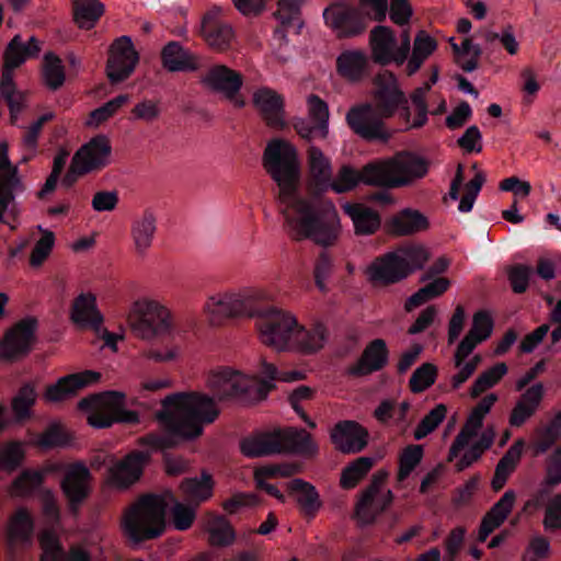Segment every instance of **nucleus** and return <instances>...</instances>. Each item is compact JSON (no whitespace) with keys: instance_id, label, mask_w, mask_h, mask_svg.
I'll list each match as a JSON object with an SVG mask.
<instances>
[{"instance_id":"nucleus-1","label":"nucleus","mask_w":561,"mask_h":561,"mask_svg":"<svg viewBox=\"0 0 561 561\" xmlns=\"http://www.w3.org/2000/svg\"><path fill=\"white\" fill-rule=\"evenodd\" d=\"M311 174L312 196L300 194V163L294 146L283 139L271 140L263 152V167L276 183L279 211L291 239H310L331 247L339 239L341 224L334 204L320 195L330 188L331 163L321 149L310 146L307 151Z\"/></svg>"},{"instance_id":"nucleus-2","label":"nucleus","mask_w":561,"mask_h":561,"mask_svg":"<svg viewBox=\"0 0 561 561\" xmlns=\"http://www.w3.org/2000/svg\"><path fill=\"white\" fill-rule=\"evenodd\" d=\"M206 310L214 325L228 318L255 317L261 342L277 351L296 350L312 354L324 346L328 336L322 323L305 328L290 313L270 306L262 293L254 289L226 293L218 299L210 297Z\"/></svg>"},{"instance_id":"nucleus-3","label":"nucleus","mask_w":561,"mask_h":561,"mask_svg":"<svg viewBox=\"0 0 561 561\" xmlns=\"http://www.w3.org/2000/svg\"><path fill=\"white\" fill-rule=\"evenodd\" d=\"M219 409L214 398L201 392H176L162 402L159 421L164 435L149 434L142 437V448L150 446L162 453L163 468L168 476L178 477L188 472L191 460L171 450L179 442H190L202 436L204 426L215 422Z\"/></svg>"},{"instance_id":"nucleus-4","label":"nucleus","mask_w":561,"mask_h":561,"mask_svg":"<svg viewBox=\"0 0 561 561\" xmlns=\"http://www.w3.org/2000/svg\"><path fill=\"white\" fill-rule=\"evenodd\" d=\"M375 84V103H362L351 107L346 114V123L356 135L367 141L388 142L392 131L385 121L398 112L399 117L409 123L411 110L393 72L386 70L379 73Z\"/></svg>"},{"instance_id":"nucleus-5","label":"nucleus","mask_w":561,"mask_h":561,"mask_svg":"<svg viewBox=\"0 0 561 561\" xmlns=\"http://www.w3.org/2000/svg\"><path fill=\"white\" fill-rule=\"evenodd\" d=\"M426 173L427 163L424 159L410 152H400L387 161H371L360 171L342 167L336 179L330 181V188L335 193H344L355 188L358 183L394 188L409 185Z\"/></svg>"},{"instance_id":"nucleus-6","label":"nucleus","mask_w":561,"mask_h":561,"mask_svg":"<svg viewBox=\"0 0 561 561\" xmlns=\"http://www.w3.org/2000/svg\"><path fill=\"white\" fill-rule=\"evenodd\" d=\"M240 450L245 457L260 458L285 451L313 455L318 446L304 428H288L247 436L240 442Z\"/></svg>"},{"instance_id":"nucleus-7","label":"nucleus","mask_w":561,"mask_h":561,"mask_svg":"<svg viewBox=\"0 0 561 561\" xmlns=\"http://www.w3.org/2000/svg\"><path fill=\"white\" fill-rule=\"evenodd\" d=\"M428 259L430 254L423 245L400 247L371 263L368 267L370 280L382 285L399 283L414 271L423 268Z\"/></svg>"},{"instance_id":"nucleus-8","label":"nucleus","mask_w":561,"mask_h":561,"mask_svg":"<svg viewBox=\"0 0 561 561\" xmlns=\"http://www.w3.org/2000/svg\"><path fill=\"white\" fill-rule=\"evenodd\" d=\"M78 409L87 412V423L98 430L139 421L137 412L125 409V394L119 391L90 394L78 402Z\"/></svg>"},{"instance_id":"nucleus-9","label":"nucleus","mask_w":561,"mask_h":561,"mask_svg":"<svg viewBox=\"0 0 561 561\" xmlns=\"http://www.w3.org/2000/svg\"><path fill=\"white\" fill-rule=\"evenodd\" d=\"M208 386L219 400H237L250 403L266 398L274 388L270 382H260L239 371L225 368L208 378Z\"/></svg>"},{"instance_id":"nucleus-10","label":"nucleus","mask_w":561,"mask_h":561,"mask_svg":"<svg viewBox=\"0 0 561 561\" xmlns=\"http://www.w3.org/2000/svg\"><path fill=\"white\" fill-rule=\"evenodd\" d=\"M322 16L324 24L341 39L364 34L369 23V14L347 0L331 2L323 10Z\"/></svg>"},{"instance_id":"nucleus-11","label":"nucleus","mask_w":561,"mask_h":561,"mask_svg":"<svg viewBox=\"0 0 561 561\" xmlns=\"http://www.w3.org/2000/svg\"><path fill=\"white\" fill-rule=\"evenodd\" d=\"M172 312L161 301L142 297V341H148L142 347V359H148L149 352L158 346L163 348L171 329Z\"/></svg>"},{"instance_id":"nucleus-12","label":"nucleus","mask_w":561,"mask_h":561,"mask_svg":"<svg viewBox=\"0 0 561 561\" xmlns=\"http://www.w3.org/2000/svg\"><path fill=\"white\" fill-rule=\"evenodd\" d=\"M387 477L386 471H377L362 492L355 505V516L363 525L374 524L377 517L391 505L393 493L390 490L382 491Z\"/></svg>"},{"instance_id":"nucleus-13","label":"nucleus","mask_w":561,"mask_h":561,"mask_svg":"<svg viewBox=\"0 0 561 561\" xmlns=\"http://www.w3.org/2000/svg\"><path fill=\"white\" fill-rule=\"evenodd\" d=\"M197 331V319L193 313H183L176 318L172 317L170 333L164 342L163 348L153 347L148 359L154 363H168L176 360L182 352V345L195 335Z\"/></svg>"},{"instance_id":"nucleus-14","label":"nucleus","mask_w":561,"mask_h":561,"mask_svg":"<svg viewBox=\"0 0 561 561\" xmlns=\"http://www.w3.org/2000/svg\"><path fill=\"white\" fill-rule=\"evenodd\" d=\"M105 72L112 84L123 82L135 70L138 53L129 36H121L113 41L107 50Z\"/></svg>"},{"instance_id":"nucleus-15","label":"nucleus","mask_w":561,"mask_h":561,"mask_svg":"<svg viewBox=\"0 0 561 561\" xmlns=\"http://www.w3.org/2000/svg\"><path fill=\"white\" fill-rule=\"evenodd\" d=\"M91 472L83 462L71 463L61 479V492L67 500L68 511L75 517L91 494Z\"/></svg>"},{"instance_id":"nucleus-16","label":"nucleus","mask_w":561,"mask_h":561,"mask_svg":"<svg viewBox=\"0 0 561 561\" xmlns=\"http://www.w3.org/2000/svg\"><path fill=\"white\" fill-rule=\"evenodd\" d=\"M37 319L27 317L16 322L0 342V357L5 360H14L25 356L35 341Z\"/></svg>"},{"instance_id":"nucleus-17","label":"nucleus","mask_w":561,"mask_h":561,"mask_svg":"<svg viewBox=\"0 0 561 561\" xmlns=\"http://www.w3.org/2000/svg\"><path fill=\"white\" fill-rule=\"evenodd\" d=\"M105 482L119 491L129 489L140 479V450H133L122 459L110 455Z\"/></svg>"},{"instance_id":"nucleus-18","label":"nucleus","mask_w":561,"mask_h":561,"mask_svg":"<svg viewBox=\"0 0 561 561\" xmlns=\"http://www.w3.org/2000/svg\"><path fill=\"white\" fill-rule=\"evenodd\" d=\"M203 82L214 91L222 92L225 96L238 108L245 106V100L239 94L242 85V76L224 65L213 66L203 78Z\"/></svg>"},{"instance_id":"nucleus-19","label":"nucleus","mask_w":561,"mask_h":561,"mask_svg":"<svg viewBox=\"0 0 561 561\" xmlns=\"http://www.w3.org/2000/svg\"><path fill=\"white\" fill-rule=\"evenodd\" d=\"M496 401L497 396L495 393H489L472 409L466 424L457 434L449 448L450 460L457 457L459 453L468 446L470 439L478 435L479 430L483 426L485 415Z\"/></svg>"},{"instance_id":"nucleus-20","label":"nucleus","mask_w":561,"mask_h":561,"mask_svg":"<svg viewBox=\"0 0 561 561\" xmlns=\"http://www.w3.org/2000/svg\"><path fill=\"white\" fill-rule=\"evenodd\" d=\"M331 442L343 454L362 451L368 442V432L355 421H340L331 431Z\"/></svg>"},{"instance_id":"nucleus-21","label":"nucleus","mask_w":561,"mask_h":561,"mask_svg":"<svg viewBox=\"0 0 561 561\" xmlns=\"http://www.w3.org/2000/svg\"><path fill=\"white\" fill-rule=\"evenodd\" d=\"M112 147L105 135H98L84 144L72 157L81 165L82 172H93L110 163Z\"/></svg>"},{"instance_id":"nucleus-22","label":"nucleus","mask_w":561,"mask_h":561,"mask_svg":"<svg viewBox=\"0 0 561 561\" xmlns=\"http://www.w3.org/2000/svg\"><path fill=\"white\" fill-rule=\"evenodd\" d=\"M101 374L84 370L61 377L56 383L46 388L44 399L48 402H60L77 394L78 390L99 381Z\"/></svg>"},{"instance_id":"nucleus-23","label":"nucleus","mask_w":561,"mask_h":561,"mask_svg":"<svg viewBox=\"0 0 561 561\" xmlns=\"http://www.w3.org/2000/svg\"><path fill=\"white\" fill-rule=\"evenodd\" d=\"M202 33L207 44L219 51L230 48L234 38L232 26L220 19V9L209 10L202 21Z\"/></svg>"},{"instance_id":"nucleus-24","label":"nucleus","mask_w":561,"mask_h":561,"mask_svg":"<svg viewBox=\"0 0 561 561\" xmlns=\"http://www.w3.org/2000/svg\"><path fill=\"white\" fill-rule=\"evenodd\" d=\"M389 359V350L382 339H375L364 348L358 360L347 368V375L364 377L381 370Z\"/></svg>"},{"instance_id":"nucleus-25","label":"nucleus","mask_w":561,"mask_h":561,"mask_svg":"<svg viewBox=\"0 0 561 561\" xmlns=\"http://www.w3.org/2000/svg\"><path fill=\"white\" fill-rule=\"evenodd\" d=\"M253 104L268 127H285L284 99L276 91L267 87L257 89L253 94Z\"/></svg>"},{"instance_id":"nucleus-26","label":"nucleus","mask_w":561,"mask_h":561,"mask_svg":"<svg viewBox=\"0 0 561 561\" xmlns=\"http://www.w3.org/2000/svg\"><path fill=\"white\" fill-rule=\"evenodd\" d=\"M142 541L161 536L165 529V506L159 496L142 493Z\"/></svg>"},{"instance_id":"nucleus-27","label":"nucleus","mask_w":561,"mask_h":561,"mask_svg":"<svg viewBox=\"0 0 561 561\" xmlns=\"http://www.w3.org/2000/svg\"><path fill=\"white\" fill-rule=\"evenodd\" d=\"M369 44L375 62L381 66L397 64V37L392 28L385 25L375 26L369 34Z\"/></svg>"},{"instance_id":"nucleus-28","label":"nucleus","mask_w":561,"mask_h":561,"mask_svg":"<svg viewBox=\"0 0 561 561\" xmlns=\"http://www.w3.org/2000/svg\"><path fill=\"white\" fill-rule=\"evenodd\" d=\"M39 50L38 41L34 36L28 39L27 44H24L21 36L19 34L15 35L3 51L1 77H5V73L14 77V69L23 65L27 58L36 57Z\"/></svg>"},{"instance_id":"nucleus-29","label":"nucleus","mask_w":561,"mask_h":561,"mask_svg":"<svg viewBox=\"0 0 561 561\" xmlns=\"http://www.w3.org/2000/svg\"><path fill=\"white\" fill-rule=\"evenodd\" d=\"M23 190L18 167L11 164L7 154L0 156V222H4V213L14 202L15 192Z\"/></svg>"},{"instance_id":"nucleus-30","label":"nucleus","mask_w":561,"mask_h":561,"mask_svg":"<svg viewBox=\"0 0 561 561\" xmlns=\"http://www.w3.org/2000/svg\"><path fill=\"white\" fill-rule=\"evenodd\" d=\"M302 0H280L277 11L274 13L278 26L274 30V36L286 41L288 33L299 34L304 26L301 18Z\"/></svg>"},{"instance_id":"nucleus-31","label":"nucleus","mask_w":561,"mask_h":561,"mask_svg":"<svg viewBox=\"0 0 561 561\" xmlns=\"http://www.w3.org/2000/svg\"><path fill=\"white\" fill-rule=\"evenodd\" d=\"M70 319L82 328L99 331L100 324L104 322V317L98 309L95 295L87 293L76 297L71 306Z\"/></svg>"},{"instance_id":"nucleus-32","label":"nucleus","mask_w":561,"mask_h":561,"mask_svg":"<svg viewBox=\"0 0 561 561\" xmlns=\"http://www.w3.org/2000/svg\"><path fill=\"white\" fill-rule=\"evenodd\" d=\"M545 396V387L541 382H537L531 387L527 388L515 407L512 409L510 414V424L513 427L523 426L535 413Z\"/></svg>"},{"instance_id":"nucleus-33","label":"nucleus","mask_w":561,"mask_h":561,"mask_svg":"<svg viewBox=\"0 0 561 561\" xmlns=\"http://www.w3.org/2000/svg\"><path fill=\"white\" fill-rule=\"evenodd\" d=\"M215 486L216 481L213 474L203 469L199 477L184 478L181 481L180 490L190 504L198 507L213 497Z\"/></svg>"},{"instance_id":"nucleus-34","label":"nucleus","mask_w":561,"mask_h":561,"mask_svg":"<svg viewBox=\"0 0 561 561\" xmlns=\"http://www.w3.org/2000/svg\"><path fill=\"white\" fill-rule=\"evenodd\" d=\"M343 210L352 219L358 236L374 234L381 226L379 213L363 204L346 203Z\"/></svg>"},{"instance_id":"nucleus-35","label":"nucleus","mask_w":561,"mask_h":561,"mask_svg":"<svg viewBox=\"0 0 561 561\" xmlns=\"http://www.w3.org/2000/svg\"><path fill=\"white\" fill-rule=\"evenodd\" d=\"M428 226L427 217L412 208L401 210L387 224L388 231L396 236L413 234L426 230Z\"/></svg>"},{"instance_id":"nucleus-36","label":"nucleus","mask_w":561,"mask_h":561,"mask_svg":"<svg viewBox=\"0 0 561 561\" xmlns=\"http://www.w3.org/2000/svg\"><path fill=\"white\" fill-rule=\"evenodd\" d=\"M288 490L296 494L301 513L310 519L313 518L322 506L317 489L302 479H294L288 483Z\"/></svg>"},{"instance_id":"nucleus-37","label":"nucleus","mask_w":561,"mask_h":561,"mask_svg":"<svg viewBox=\"0 0 561 561\" xmlns=\"http://www.w3.org/2000/svg\"><path fill=\"white\" fill-rule=\"evenodd\" d=\"M204 524L211 545L227 547L234 541L236 533L225 516L208 511L204 515Z\"/></svg>"},{"instance_id":"nucleus-38","label":"nucleus","mask_w":561,"mask_h":561,"mask_svg":"<svg viewBox=\"0 0 561 561\" xmlns=\"http://www.w3.org/2000/svg\"><path fill=\"white\" fill-rule=\"evenodd\" d=\"M163 66L170 71H193L198 68L194 55L184 50L178 42H170L161 53Z\"/></svg>"},{"instance_id":"nucleus-39","label":"nucleus","mask_w":561,"mask_h":561,"mask_svg":"<svg viewBox=\"0 0 561 561\" xmlns=\"http://www.w3.org/2000/svg\"><path fill=\"white\" fill-rule=\"evenodd\" d=\"M524 445L523 439L515 442L497 462L491 482L492 489L495 492L502 490L505 485L508 476L513 472L522 457Z\"/></svg>"},{"instance_id":"nucleus-40","label":"nucleus","mask_w":561,"mask_h":561,"mask_svg":"<svg viewBox=\"0 0 561 561\" xmlns=\"http://www.w3.org/2000/svg\"><path fill=\"white\" fill-rule=\"evenodd\" d=\"M105 8L100 0H73V22L81 30H91L104 14Z\"/></svg>"},{"instance_id":"nucleus-41","label":"nucleus","mask_w":561,"mask_h":561,"mask_svg":"<svg viewBox=\"0 0 561 561\" xmlns=\"http://www.w3.org/2000/svg\"><path fill=\"white\" fill-rule=\"evenodd\" d=\"M366 66V55L360 50H345L336 59L337 73L350 81L360 80Z\"/></svg>"},{"instance_id":"nucleus-42","label":"nucleus","mask_w":561,"mask_h":561,"mask_svg":"<svg viewBox=\"0 0 561 561\" xmlns=\"http://www.w3.org/2000/svg\"><path fill=\"white\" fill-rule=\"evenodd\" d=\"M373 466V458H357L343 469L340 481L341 486L345 490L355 488L357 483L368 473Z\"/></svg>"},{"instance_id":"nucleus-43","label":"nucleus","mask_w":561,"mask_h":561,"mask_svg":"<svg viewBox=\"0 0 561 561\" xmlns=\"http://www.w3.org/2000/svg\"><path fill=\"white\" fill-rule=\"evenodd\" d=\"M33 519L25 508H20L10 518L8 536L11 541H28L33 533Z\"/></svg>"},{"instance_id":"nucleus-44","label":"nucleus","mask_w":561,"mask_h":561,"mask_svg":"<svg viewBox=\"0 0 561 561\" xmlns=\"http://www.w3.org/2000/svg\"><path fill=\"white\" fill-rule=\"evenodd\" d=\"M45 478L43 470H23L12 482L11 492L16 496L31 495L34 490L39 488Z\"/></svg>"},{"instance_id":"nucleus-45","label":"nucleus","mask_w":561,"mask_h":561,"mask_svg":"<svg viewBox=\"0 0 561 561\" xmlns=\"http://www.w3.org/2000/svg\"><path fill=\"white\" fill-rule=\"evenodd\" d=\"M43 77L50 90L59 89L65 82V69L61 59L54 53L44 56Z\"/></svg>"},{"instance_id":"nucleus-46","label":"nucleus","mask_w":561,"mask_h":561,"mask_svg":"<svg viewBox=\"0 0 561 561\" xmlns=\"http://www.w3.org/2000/svg\"><path fill=\"white\" fill-rule=\"evenodd\" d=\"M505 363H497L479 375L471 387V397L478 398L485 390L494 387L507 373Z\"/></svg>"},{"instance_id":"nucleus-47","label":"nucleus","mask_w":561,"mask_h":561,"mask_svg":"<svg viewBox=\"0 0 561 561\" xmlns=\"http://www.w3.org/2000/svg\"><path fill=\"white\" fill-rule=\"evenodd\" d=\"M122 528L126 538L133 546L140 543V496L125 512Z\"/></svg>"},{"instance_id":"nucleus-48","label":"nucleus","mask_w":561,"mask_h":561,"mask_svg":"<svg viewBox=\"0 0 561 561\" xmlns=\"http://www.w3.org/2000/svg\"><path fill=\"white\" fill-rule=\"evenodd\" d=\"M0 92L8 104L11 116L23 110L25 96L23 92L16 89L14 77H10L8 73H5V77H1Z\"/></svg>"},{"instance_id":"nucleus-49","label":"nucleus","mask_w":561,"mask_h":561,"mask_svg":"<svg viewBox=\"0 0 561 561\" xmlns=\"http://www.w3.org/2000/svg\"><path fill=\"white\" fill-rule=\"evenodd\" d=\"M25 453L20 442H10L0 447V470L15 471L23 462Z\"/></svg>"},{"instance_id":"nucleus-50","label":"nucleus","mask_w":561,"mask_h":561,"mask_svg":"<svg viewBox=\"0 0 561 561\" xmlns=\"http://www.w3.org/2000/svg\"><path fill=\"white\" fill-rule=\"evenodd\" d=\"M423 458V447L421 445H410L399 458V470L397 479L399 482L405 481L412 471L417 467Z\"/></svg>"},{"instance_id":"nucleus-51","label":"nucleus","mask_w":561,"mask_h":561,"mask_svg":"<svg viewBox=\"0 0 561 561\" xmlns=\"http://www.w3.org/2000/svg\"><path fill=\"white\" fill-rule=\"evenodd\" d=\"M437 368L431 363H424L412 374L409 387L413 393H421L435 383Z\"/></svg>"},{"instance_id":"nucleus-52","label":"nucleus","mask_w":561,"mask_h":561,"mask_svg":"<svg viewBox=\"0 0 561 561\" xmlns=\"http://www.w3.org/2000/svg\"><path fill=\"white\" fill-rule=\"evenodd\" d=\"M196 506L175 501L170 511L171 523L176 530L190 529L196 519Z\"/></svg>"},{"instance_id":"nucleus-53","label":"nucleus","mask_w":561,"mask_h":561,"mask_svg":"<svg viewBox=\"0 0 561 561\" xmlns=\"http://www.w3.org/2000/svg\"><path fill=\"white\" fill-rule=\"evenodd\" d=\"M71 443L70 435L57 424L47 427L38 437L37 446L48 450L54 448H62Z\"/></svg>"},{"instance_id":"nucleus-54","label":"nucleus","mask_w":561,"mask_h":561,"mask_svg":"<svg viewBox=\"0 0 561 561\" xmlns=\"http://www.w3.org/2000/svg\"><path fill=\"white\" fill-rule=\"evenodd\" d=\"M447 409L444 404H437L419 423L414 431V438L421 440L435 431L446 417Z\"/></svg>"},{"instance_id":"nucleus-55","label":"nucleus","mask_w":561,"mask_h":561,"mask_svg":"<svg viewBox=\"0 0 561 561\" xmlns=\"http://www.w3.org/2000/svg\"><path fill=\"white\" fill-rule=\"evenodd\" d=\"M35 401V387L31 382H27L19 389L16 396L12 399V410L18 417H25L28 415Z\"/></svg>"},{"instance_id":"nucleus-56","label":"nucleus","mask_w":561,"mask_h":561,"mask_svg":"<svg viewBox=\"0 0 561 561\" xmlns=\"http://www.w3.org/2000/svg\"><path fill=\"white\" fill-rule=\"evenodd\" d=\"M308 111L311 119L318 124L319 131H329V106L319 95L308 98Z\"/></svg>"},{"instance_id":"nucleus-57","label":"nucleus","mask_w":561,"mask_h":561,"mask_svg":"<svg viewBox=\"0 0 561 561\" xmlns=\"http://www.w3.org/2000/svg\"><path fill=\"white\" fill-rule=\"evenodd\" d=\"M466 528L457 526L450 530L444 540L445 556L443 561H456L463 545L466 538Z\"/></svg>"},{"instance_id":"nucleus-58","label":"nucleus","mask_w":561,"mask_h":561,"mask_svg":"<svg viewBox=\"0 0 561 561\" xmlns=\"http://www.w3.org/2000/svg\"><path fill=\"white\" fill-rule=\"evenodd\" d=\"M55 243V234L51 231H44L39 240L36 241L31 255L30 265L37 267L49 256Z\"/></svg>"},{"instance_id":"nucleus-59","label":"nucleus","mask_w":561,"mask_h":561,"mask_svg":"<svg viewBox=\"0 0 561 561\" xmlns=\"http://www.w3.org/2000/svg\"><path fill=\"white\" fill-rule=\"evenodd\" d=\"M38 541L43 550L41 561L66 556L59 538L51 530H44Z\"/></svg>"},{"instance_id":"nucleus-60","label":"nucleus","mask_w":561,"mask_h":561,"mask_svg":"<svg viewBox=\"0 0 561 561\" xmlns=\"http://www.w3.org/2000/svg\"><path fill=\"white\" fill-rule=\"evenodd\" d=\"M260 374L264 378L261 382H270L271 385H273L274 380L296 381L304 378V374L296 370L279 373L274 364L267 363L266 360H262Z\"/></svg>"},{"instance_id":"nucleus-61","label":"nucleus","mask_w":561,"mask_h":561,"mask_svg":"<svg viewBox=\"0 0 561 561\" xmlns=\"http://www.w3.org/2000/svg\"><path fill=\"white\" fill-rule=\"evenodd\" d=\"M531 274L533 268L530 266L523 264L513 265L508 272V279L513 291L516 294L525 293Z\"/></svg>"},{"instance_id":"nucleus-62","label":"nucleus","mask_w":561,"mask_h":561,"mask_svg":"<svg viewBox=\"0 0 561 561\" xmlns=\"http://www.w3.org/2000/svg\"><path fill=\"white\" fill-rule=\"evenodd\" d=\"M388 12L390 20L399 26L408 25L413 15L409 0H390Z\"/></svg>"},{"instance_id":"nucleus-63","label":"nucleus","mask_w":561,"mask_h":561,"mask_svg":"<svg viewBox=\"0 0 561 561\" xmlns=\"http://www.w3.org/2000/svg\"><path fill=\"white\" fill-rule=\"evenodd\" d=\"M54 115L51 113H46L37 118L25 131L22 138V145L25 149L31 152H35L37 148L38 137L41 135L42 128L44 124L50 119H53Z\"/></svg>"},{"instance_id":"nucleus-64","label":"nucleus","mask_w":561,"mask_h":561,"mask_svg":"<svg viewBox=\"0 0 561 561\" xmlns=\"http://www.w3.org/2000/svg\"><path fill=\"white\" fill-rule=\"evenodd\" d=\"M543 526L546 530L561 529V492L546 507Z\"/></svg>"}]
</instances>
